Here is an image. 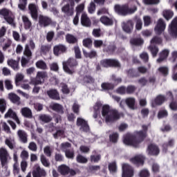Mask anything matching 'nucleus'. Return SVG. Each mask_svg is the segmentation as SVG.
<instances>
[{
  "label": "nucleus",
  "mask_w": 177,
  "mask_h": 177,
  "mask_svg": "<svg viewBox=\"0 0 177 177\" xmlns=\"http://www.w3.org/2000/svg\"><path fill=\"white\" fill-rule=\"evenodd\" d=\"M63 70L66 73V74H69L70 75H73L74 73H75V67L78 66V61L75 58H69L67 61H65L62 63Z\"/></svg>",
  "instance_id": "20e7f679"
},
{
  "label": "nucleus",
  "mask_w": 177,
  "mask_h": 177,
  "mask_svg": "<svg viewBox=\"0 0 177 177\" xmlns=\"http://www.w3.org/2000/svg\"><path fill=\"white\" fill-rule=\"evenodd\" d=\"M168 56H169V50L165 49L162 50L159 54V58L157 59L158 63H162Z\"/></svg>",
  "instance_id": "b1692460"
},
{
  "label": "nucleus",
  "mask_w": 177,
  "mask_h": 177,
  "mask_svg": "<svg viewBox=\"0 0 177 177\" xmlns=\"http://www.w3.org/2000/svg\"><path fill=\"white\" fill-rule=\"evenodd\" d=\"M51 46L49 44H42L40 47V53L41 55H44V56H46L48 53L50 51Z\"/></svg>",
  "instance_id": "7c9ffc66"
},
{
  "label": "nucleus",
  "mask_w": 177,
  "mask_h": 177,
  "mask_svg": "<svg viewBox=\"0 0 177 177\" xmlns=\"http://www.w3.org/2000/svg\"><path fill=\"white\" fill-rule=\"evenodd\" d=\"M37 68H39L40 70H46L48 66H46V63L43 60H39L36 62Z\"/></svg>",
  "instance_id": "a19ab883"
},
{
  "label": "nucleus",
  "mask_w": 177,
  "mask_h": 177,
  "mask_svg": "<svg viewBox=\"0 0 177 177\" xmlns=\"http://www.w3.org/2000/svg\"><path fill=\"white\" fill-rule=\"evenodd\" d=\"M40 161L44 167H46V168L50 167V162H49V160H48L44 155H41Z\"/></svg>",
  "instance_id": "58836bf2"
},
{
  "label": "nucleus",
  "mask_w": 177,
  "mask_h": 177,
  "mask_svg": "<svg viewBox=\"0 0 177 177\" xmlns=\"http://www.w3.org/2000/svg\"><path fill=\"white\" fill-rule=\"evenodd\" d=\"M143 20L145 27H149V26H150V24L152 23L151 17L149 15L144 16Z\"/></svg>",
  "instance_id": "3c124183"
},
{
  "label": "nucleus",
  "mask_w": 177,
  "mask_h": 177,
  "mask_svg": "<svg viewBox=\"0 0 177 177\" xmlns=\"http://www.w3.org/2000/svg\"><path fill=\"white\" fill-rule=\"evenodd\" d=\"M46 95L52 100H60V94L56 88H50L46 91Z\"/></svg>",
  "instance_id": "2eb2a0df"
},
{
  "label": "nucleus",
  "mask_w": 177,
  "mask_h": 177,
  "mask_svg": "<svg viewBox=\"0 0 177 177\" xmlns=\"http://www.w3.org/2000/svg\"><path fill=\"white\" fill-rule=\"evenodd\" d=\"M75 50V59H82L81 56V50L80 49V47L78 46H75L74 47Z\"/></svg>",
  "instance_id": "e2e57ef3"
},
{
  "label": "nucleus",
  "mask_w": 177,
  "mask_h": 177,
  "mask_svg": "<svg viewBox=\"0 0 177 177\" xmlns=\"http://www.w3.org/2000/svg\"><path fill=\"white\" fill-rule=\"evenodd\" d=\"M50 70L51 71H55V73H57L59 71V65L56 62H53L51 64H50Z\"/></svg>",
  "instance_id": "774afa93"
},
{
  "label": "nucleus",
  "mask_w": 177,
  "mask_h": 177,
  "mask_svg": "<svg viewBox=\"0 0 177 177\" xmlns=\"http://www.w3.org/2000/svg\"><path fill=\"white\" fill-rule=\"evenodd\" d=\"M29 13L33 20H38V6L35 3L28 5Z\"/></svg>",
  "instance_id": "ddd939ff"
},
{
  "label": "nucleus",
  "mask_w": 177,
  "mask_h": 177,
  "mask_svg": "<svg viewBox=\"0 0 177 177\" xmlns=\"http://www.w3.org/2000/svg\"><path fill=\"white\" fill-rule=\"evenodd\" d=\"M101 88L102 91H110L111 89V83L103 82L101 84Z\"/></svg>",
  "instance_id": "bf43d9fd"
},
{
  "label": "nucleus",
  "mask_w": 177,
  "mask_h": 177,
  "mask_svg": "<svg viewBox=\"0 0 177 177\" xmlns=\"http://www.w3.org/2000/svg\"><path fill=\"white\" fill-rule=\"evenodd\" d=\"M17 115V114H16V112L13 111L12 109H9L4 117L5 118H14Z\"/></svg>",
  "instance_id": "49530a36"
},
{
  "label": "nucleus",
  "mask_w": 177,
  "mask_h": 177,
  "mask_svg": "<svg viewBox=\"0 0 177 177\" xmlns=\"http://www.w3.org/2000/svg\"><path fill=\"white\" fill-rule=\"evenodd\" d=\"M24 55L27 57H31V56H32V53L31 52V50L30 49V46H28V44H26L25 46Z\"/></svg>",
  "instance_id": "6e6d98bb"
},
{
  "label": "nucleus",
  "mask_w": 177,
  "mask_h": 177,
  "mask_svg": "<svg viewBox=\"0 0 177 177\" xmlns=\"http://www.w3.org/2000/svg\"><path fill=\"white\" fill-rule=\"evenodd\" d=\"M149 49L153 56V57H156L158 53V47L156 46H149Z\"/></svg>",
  "instance_id": "8fccbe9b"
},
{
  "label": "nucleus",
  "mask_w": 177,
  "mask_h": 177,
  "mask_svg": "<svg viewBox=\"0 0 177 177\" xmlns=\"http://www.w3.org/2000/svg\"><path fill=\"white\" fill-rule=\"evenodd\" d=\"M151 44H156L160 45V44H162V39L158 36H155L151 40Z\"/></svg>",
  "instance_id": "4d7b16f0"
},
{
  "label": "nucleus",
  "mask_w": 177,
  "mask_h": 177,
  "mask_svg": "<svg viewBox=\"0 0 177 177\" xmlns=\"http://www.w3.org/2000/svg\"><path fill=\"white\" fill-rule=\"evenodd\" d=\"M138 10V7L135 5L130 6L129 3L122 5L117 4L115 6V12L120 16H128V15H133Z\"/></svg>",
  "instance_id": "7ed1b4c3"
},
{
  "label": "nucleus",
  "mask_w": 177,
  "mask_h": 177,
  "mask_svg": "<svg viewBox=\"0 0 177 177\" xmlns=\"http://www.w3.org/2000/svg\"><path fill=\"white\" fill-rule=\"evenodd\" d=\"M48 77V74H46V72L44 71H39L37 73L36 80H35V85H39L42 84V80H45Z\"/></svg>",
  "instance_id": "aec40b11"
},
{
  "label": "nucleus",
  "mask_w": 177,
  "mask_h": 177,
  "mask_svg": "<svg viewBox=\"0 0 177 177\" xmlns=\"http://www.w3.org/2000/svg\"><path fill=\"white\" fill-rule=\"evenodd\" d=\"M174 145H175L174 140H169L167 142H165L162 145V151L167 153L168 151V147H174Z\"/></svg>",
  "instance_id": "c9c22d12"
},
{
  "label": "nucleus",
  "mask_w": 177,
  "mask_h": 177,
  "mask_svg": "<svg viewBox=\"0 0 177 177\" xmlns=\"http://www.w3.org/2000/svg\"><path fill=\"white\" fill-rule=\"evenodd\" d=\"M149 156L157 157L160 154V148L156 144H149L147 149Z\"/></svg>",
  "instance_id": "9b49d317"
},
{
  "label": "nucleus",
  "mask_w": 177,
  "mask_h": 177,
  "mask_svg": "<svg viewBox=\"0 0 177 177\" xmlns=\"http://www.w3.org/2000/svg\"><path fill=\"white\" fill-rule=\"evenodd\" d=\"M169 34L173 38H177V17L171 21L169 26Z\"/></svg>",
  "instance_id": "1a4fd4ad"
},
{
  "label": "nucleus",
  "mask_w": 177,
  "mask_h": 177,
  "mask_svg": "<svg viewBox=\"0 0 177 177\" xmlns=\"http://www.w3.org/2000/svg\"><path fill=\"white\" fill-rule=\"evenodd\" d=\"M127 75L131 78H135L139 77V73L136 72V71L133 70V68L129 69L127 71Z\"/></svg>",
  "instance_id": "de8ad7c7"
},
{
  "label": "nucleus",
  "mask_w": 177,
  "mask_h": 177,
  "mask_svg": "<svg viewBox=\"0 0 177 177\" xmlns=\"http://www.w3.org/2000/svg\"><path fill=\"white\" fill-rule=\"evenodd\" d=\"M62 11L66 15V16H73L74 15V6H71L70 3H67L62 8Z\"/></svg>",
  "instance_id": "412c9836"
},
{
  "label": "nucleus",
  "mask_w": 177,
  "mask_h": 177,
  "mask_svg": "<svg viewBox=\"0 0 177 177\" xmlns=\"http://www.w3.org/2000/svg\"><path fill=\"white\" fill-rule=\"evenodd\" d=\"M58 171L61 175H68L70 174V167L66 165H61L58 167Z\"/></svg>",
  "instance_id": "c756f323"
},
{
  "label": "nucleus",
  "mask_w": 177,
  "mask_h": 177,
  "mask_svg": "<svg viewBox=\"0 0 177 177\" xmlns=\"http://www.w3.org/2000/svg\"><path fill=\"white\" fill-rule=\"evenodd\" d=\"M83 55L84 57L88 59H95L97 56V53L95 50H92L91 52L88 53L85 50H83Z\"/></svg>",
  "instance_id": "e433bc0d"
},
{
  "label": "nucleus",
  "mask_w": 177,
  "mask_h": 177,
  "mask_svg": "<svg viewBox=\"0 0 177 177\" xmlns=\"http://www.w3.org/2000/svg\"><path fill=\"white\" fill-rule=\"evenodd\" d=\"M100 66L102 67L108 68V67H111V59H102L100 62Z\"/></svg>",
  "instance_id": "a18cd8bd"
},
{
  "label": "nucleus",
  "mask_w": 177,
  "mask_h": 177,
  "mask_svg": "<svg viewBox=\"0 0 177 177\" xmlns=\"http://www.w3.org/2000/svg\"><path fill=\"white\" fill-rule=\"evenodd\" d=\"M135 91H136V86H135L134 85H129L126 88V93L127 95H132V93H133Z\"/></svg>",
  "instance_id": "5fc2aeb1"
},
{
  "label": "nucleus",
  "mask_w": 177,
  "mask_h": 177,
  "mask_svg": "<svg viewBox=\"0 0 177 177\" xmlns=\"http://www.w3.org/2000/svg\"><path fill=\"white\" fill-rule=\"evenodd\" d=\"M8 97L10 102H12V103H14V104H17V106H19V104L21 103L20 102V97H19L17 94L10 93L8 95Z\"/></svg>",
  "instance_id": "393cba45"
},
{
  "label": "nucleus",
  "mask_w": 177,
  "mask_h": 177,
  "mask_svg": "<svg viewBox=\"0 0 177 177\" xmlns=\"http://www.w3.org/2000/svg\"><path fill=\"white\" fill-rule=\"evenodd\" d=\"M100 21L103 24H105V26H111V19L107 17H102L100 18Z\"/></svg>",
  "instance_id": "603ef678"
},
{
  "label": "nucleus",
  "mask_w": 177,
  "mask_h": 177,
  "mask_svg": "<svg viewBox=\"0 0 177 177\" xmlns=\"http://www.w3.org/2000/svg\"><path fill=\"white\" fill-rule=\"evenodd\" d=\"M140 177H149L150 176V172L149 170L144 169L140 171L139 174Z\"/></svg>",
  "instance_id": "338daca9"
},
{
  "label": "nucleus",
  "mask_w": 177,
  "mask_h": 177,
  "mask_svg": "<svg viewBox=\"0 0 177 177\" xmlns=\"http://www.w3.org/2000/svg\"><path fill=\"white\" fill-rule=\"evenodd\" d=\"M32 177H46L48 174L46 173V170L45 169L41 167L39 165H35L33 167L32 171Z\"/></svg>",
  "instance_id": "0eeeda50"
},
{
  "label": "nucleus",
  "mask_w": 177,
  "mask_h": 177,
  "mask_svg": "<svg viewBox=\"0 0 177 177\" xmlns=\"http://www.w3.org/2000/svg\"><path fill=\"white\" fill-rule=\"evenodd\" d=\"M112 82L113 84L111 85V89L114 88V86L121 84L122 82V79L121 77H117L115 75H113L111 77Z\"/></svg>",
  "instance_id": "4c0bfd02"
},
{
  "label": "nucleus",
  "mask_w": 177,
  "mask_h": 177,
  "mask_svg": "<svg viewBox=\"0 0 177 177\" xmlns=\"http://www.w3.org/2000/svg\"><path fill=\"white\" fill-rule=\"evenodd\" d=\"M52 24V19L49 17L39 15V26L41 27H48Z\"/></svg>",
  "instance_id": "4468645a"
},
{
  "label": "nucleus",
  "mask_w": 177,
  "mask_h": 177,
  "mask_svg": "<svg viewBox=\"0 0 177 177\" xmlns=\"http://www.w3.org/2000/svg\"><path fill=\"white\" fill-rule=\"evenodd\" d=\"M22 21L24 23V26L25 30H30L32 26V23L31 21H30V19H28V17L26 15L22 16Z\"/></svg>",
  "instance_id": "c85d7f7f"
},
{
  "label": "nucleus",
  "mask_w": 177,
  "mask_h": 177,
  "mask_svg": "<svg viewBox=\"0 0 177 177\" xmlns=\"http://www.w3.org/2000/svg\"><path fill=\"white\" fill-rule=\"evenodd\" d=\"M21 113L25 118H32V111L28 107H24L21 109Z\"/></svg>",
  "instance_id": "bb28decb"
},
{
  "label": "nucleus",
  "mask_w": 177,
  "mask_h": 177,
  "mask_svg": "<svg viewBox=\"0 0 177 177\" xmlns=\"http://www.w3.org/2000/svg\"><path fill=\"white\" fill-rule=\"evenodd\" d=\"M167 97L165 95H158L152 102V107H156V106H161L165 101Z\"/></svg>",
  "instance_id": "6ab92c4d"
},
{
  "label": "nucleus",
  "mask_w": 177,
  "mask_h": 177,
  "mask_svg": "<svg viewBox=\"0 0 177 177\" xmlns=\"http://www.w3.org/2000/svg\"><path fill=\"white\" fill-rule=\"evenodd\" d=\"M88 10V13H91V15L92 13H94L95 11L96 10V4H95L93 1H91L90 3Z\"/></svg>",
  "instance_id": "0e129e2a"
},
{
  "label": "nucleus",
  "mask_w": 177,
  "mask_h": 177,
  "mask_svg": "<svg viewBox=\"0 0 177 177\" xmlns=\"http://www.w3.org/2000/svg\"><path fill=\"white\" fill-rule=\"evenodd\" d=\"M7 64L9 67H11L15 71H19L20 67L19 66V61H16L13 59H8Z\"/></svg>",
  "instance_id": "5701e85b"
},
{
  "label": "nucleus",
  "mask_w": 177,
  "mask_h": 177,
  "mask_svg": "<svg viewBox=\"0 0 177 177\" xmlns=\"http://www.w3.org/2000/svg\"><path fill=\"white\" fill-rule=\"evenodd\" d=\"M124 114L118 112L117 109H111V122L118 121Z\"/></svg>",
  "instance_id": "4be33fe9"
},
{
  "label": "nucleus",
  "mask_w": 177,
  "mask_h": 177,
  "mask_svg": "<svg viewBox=\"0 0 177 177\" xmlns=\"http://www.w3.org/2000/svg\"><path fill=\"white\" fill-rule=\"evenodd\" d=\"M67 53V46L64 44H59L55 45L53 47V53L55 56H60V55H64V53Z\"/></svg>",
  "instance_id": "9d476101"
},
{
  "label": "nucleus",
  "mask_w": 177,
  "mask_h": 177,
  "mask_svg": "<svg viewBox=\"0 0 177 177\" xmlns=\"http://www.w3.org/2000/svg\"><path fill=\"white\" fill-rule=\"evenodd\" d=\"M158 71L160 72L164 77H167V75H168V68L166 66L160 67L158 68Z\"/></svg>",
  "instance_id": "69168bd1"
},
{
  "label": "nucleus",
  "mask_w": 177,
  "mask_h": 177,
  "mask_svg": "<svg viewBox=\"0 0 177 177\" xmlns=\"http://www.w3.org/2000/svg\"><path fill=\"white\" fill-rule=\"evenodd\" d=\"M168 117V111L167 110H160L158 113V118H165Z\"/></svg>",
  "instance_id": "052dcab7"
},
{
  "label": "nucleus",
  "mask_w": 177,
  "mask_h": 177,
  "mask_svg": "<svg viewBox=\"0 0 177 177\" xmlns=\"http://www.w3.org/2000/svg\"><path fill=\"white\" fill-rule=\"evenodd\" d=\"M125 103L130 110H136V99L133 97H129L126 98Z\"/></svg>",
  "instance_id": "f3484780"
},
{
  "label": "nucleus",
  "mask_w": 177,
  "mask_h": 177,
  "mask_svg": "<svg viewBox=\"0 0 177 177\" xmlns=\"http://www.w3.org/2000/svg\"><path fill=\"white\" fill-rule=\"evenodd\" d=\"M142 130L136 131L133 134L127 133L123 137V143L133 147H140V143L147 138L149 127L146 124L142 126Z\"/></svg>",
  "instance_id": "f257e3e1"
},
{
  "label": "nucleus",
  "mask_w": 177,
  "mask_h": 177,
  "mask_svg": "<svg viewBox=\"0 0 177 177\" xmlns=\"http://www.w3.org/2000/svg\"><path fill=\"white\" fill-rule=\"evenodd\" d=\"M130 44L134 46H140L145 44V41L142 38H132L130 40Z\"/></svg>",
  "instance_id": "72a5a7b5"
},
{
  "label": "nucleus",
  "mask_w": 177,
  "mask_h": 177,
  "mask_svg": "<svg viewBox=\"0 0 177 177\" xmlns=\"http://www.w3.org/2000/svg\"><path fill=\"white\" fill-rule=\"evenodd\" d=\"M9 157L10 156L8 150L3 147L0 148V161L1 167H6V165L8 164Z\"/></svg>",
  "instance_id": "6e6552de"
},
{
  "label": "nucleus",
  "mask_w": 177,
  "mask_h": 177,
  "mask_svg": "<svg viewBox=\"0 0 177 177\" xmlns=\"http://www.w3.org/2000/svg\"><path fill=\"white\" fill-rule=\"evenodd\" d=\"M76 124L77 127H80V131L82 132H85L86 133L91 131L88 121L82 118H77Z\"/></svg>",
  "instance_id": "423d86ee"
},
{
  "label": "nucleus",
  "mask_w": 177,
  "mask_h": 177,
  "mask_svg": "<svg viewBox=\"0 0 177 177\" xmlns=\"http://www.w3.org/2000/svg\"><path fill=\"white\" fill-rule=\"evenodd\" d=\"M102 114V121H105L106 124L111 122V111L110 110V106L105 104L103 105L101 102H96L93 106L94 113L93 115V118L96 119L100 115V109Z\"/></svg>",
  "instance_id": "f03ea898"
},
{
  "label": "nucleus",
  "mask_w": 177,
  "mask_h": 177,
  "mask_svg": "<svg viewBox=\"0 0 177 177\" xmlns=\"http://www.w3.org/2000/svg\"><path fill=\"white\" fill-rule=\"evenodd\" d=\"M122 177H133V169L131 165L124 163L122 165Z\"/></svg>",
  "instance_id": "f8f14e48"
},
{
  "label": "nucleus",
  "mask_w": 177,
  "mask_h": 177,
  "mask_svg": "<svg viewBox=\"0 0 177 177\" xmlns=\"http://www.w3.org/2000/svg\"><path fill=\"white\" fill-rule=\"evenodd\" d=\"M39 121L44 122V124H48V122H50V121H52V116L46 114H41L39 116Z\"/></svg>",
  "instance_id": "f704fd0d"
},
{
  "label": "nucleus",
  "mask_w": 177,
  "mask_h": 177,
  "mask_svg": "<svg viewBox=\"0 0 177 177\" xmlns=\"http://www.w3.org/2000/svg\"><path fill=\"white\" fill-rule=\"evenodd\" d=\"M50 109L53 110V111H56V113H60L63 114L64 111H63V106L59 103H54L50 106Z\"/></svg>",
  "instance_id": "2f4dec72"
},
{
  "label": "nucleus",
  "mask_w": 177,
  "mask_h": 177,
  "mask_svg": "<svg viewBox=\"0 0 177 177\" xmlns=\"http://www.w3.org/2000/svg\"><path fill=\"white\" fill-rule=\"evenodd\" d=\"M116 93H118L119 95H125L127 94V87L124 86H121L118 87L116 89Z\"/></svg>",
  "instance_id": "680f3d73"
},
{
  "label": "nucleus",
  "mask_w": 177,
  "mask_h": 177,
  "mask_svg": "<svg viewBox=\"0 0 177 177\" xmlns=\"http://www.w3.org/2000/svg\"><path fill=\"white\" fill-rule=\"evenodd\" d=\"M5 111H6V100L0 99V112L3 114Z\"/></svg>",
  "instance_id": "09e8293b"
},
{
  "label": "nucleus",
  "mask_w": 177,
  "mask_h": 177,
  "mask_svg": "<svg viewBox=\"0 0 177 177\" xmlns=\"http://www.w3.org/2000/svg\"><path fill=\"white\" fill-rule=\"evenodd\" d=\"M66 41L68 42V44H74L78 43V39L71 34H67L66 35Z\"/></svg>",
  "instance_id": "473e14b6"
},
{
  "label": "nucleus",
  "mask_w": 177,
  "mask_h": 177,
  "mask_svg": "<svg viewBox=\"0 0 177 177\" xmlns=\"http://www.w3.org/2000/svg\"><path fill=\"white\" fill-rule=\"evenodd\" d=\"M111 67H114L115 68H121V63H120V61L118 59H112Z\"/></svg>",
  "instance_id": "13d9d810"
},
{
  "label": "nucleus",
  "mask_w": 177,
  "mask_h": 177,
  "mask_svg": "<svg viewBox=\"0 0 177 177\" xmlns=\"http://www.w3.org/2000/svg\"><path fill=\"white\" fill-rule=\"evenodd\" d=\"M80 21L83 27H91V26H92V21H91V19H89V17H88L86 13H82Z\"/></svg>",
  "instance_id": "a211bd4d"
},
{
  "label": "nucleus",
  "mask_w": 177,
  "mask_h": 177,
  "mask_svg": "<svg viewBox=\"0 0 177 177\" xmlns=\"http://www.w3.org/2000/svg\"><path fill=\"white\" fill-rule=\"evenodd\" d=\"M163 17L167 21L171 20V17H174V12L171 11L170 10H166L163 11Z\"/></svg>",
  "instance_id": "c03bdc74"
},
{
  "label": "nucleus",
  "mask_w": 177,
  "mask_h": 177,
  "mask_svg": "<svg viewBox=\"0 0 177 177\" xmlns=\"http://www.w3.org/2000/svg\"><path fill=\"white\" fill-rule=\"evenodd\" d=\"M122 30L127 34H131L132 32V30H133V24L132 21H129L127 24H124L122 26Z\"/></svg>",
  "instance_id": "cd10ccee"
},
{
  "label": "nucleus",
  "mask_w": 177,
  "mask_h": 177,
  "mask_svg": "<svg viewBox=\"0 0 177 177\" xmlns=\"http://www.w3.org/2000/svg\"><path fill=\"white\" fill-rule=\"evenodd\" d=\"M76 160L79 164H86V162H88V158L81 154L77 156Z\"/></svg>",
  "instance_id": "37998d69"
},
{
  "label": "nucleus",
  "mask_w": 177,
  "mask_h": 177,
  "mask_svg": "<svg viewBox=\"0 0 177 177\" xmlns=\"http://www.w3.org/2000/svg\"><path fill=\"white\" fill-rule=\"evenodd\" d=\"M166 28L167 24L165 21L160 18L157 21L156 25L154 27L155 34H156V35H161V34H164Z\"/></svg>",
  "instance_id": "39448f33"
},
{
  "label": "nucleus",
  "mask_w": 177,
  "mask_h": 177,
  "mask_svg": "<svg viewBox=\"0 0 177 177\" xmlns=\"http://www.w3.org/2000/svg\"><path fill=\"white\" fill-rule=\"evenodd\" d=\"M83 46L84 48H87L88 49H91L92 48V39L91 38H86L83 39L82 41Z\"/></svg>",
  "instance_id": "79ce46f5"
},
{
  "label": "nucleus",
  "mask_w": 177,
  "mask_h": 177,
  "mask_svg": "<svg viewBox=\"0 0 177 177\" xmlns=\"http://www.w3.org/2000/svg\"><path fill=\"white\" fill-rule=\"evenodd\" d=\"M17 136L19 138L20 142L22 143H27L28 142V135L27 133L23 130H18Z\"/></svg>",
  "instance_id": "a878e982"
},
{
  "label": "nucleus",
  "mask_w": 177,
  "mask_h": 177,
  "mask_svg": "<svg viewBox=\"0 0 177 177\" xmlns=\"http://www.w3.org/2000/svg\"><path fill=\"white\" fill-rule=\"evenodd\" d=\"M145 156L142 155L136 156L131 159V162L136 165V167H140L145 165Z\"/></svg>",
  "instance_id": "dca6fc26"
},
{
  "label": "nucleus",
  "mask_w": 177,
  "mask_h": 177,
  "mask_svg": "<svg viewBox=\"0 0 177 177\" xmlns=\"http://www.w3.org/2000/svg\"><path fill=\"white\" fill-rule=\"evenodd\" d=\"M83 81L85 84H95V77L91 75H86L83 78Z\"/></svg>",
  "instance_id": "ea45409f"
},
{
  "label": "nucleus",
  "mask_w": 177,
  "mask_h": 177,
  "mask_svg": "<svg viewBox=\"0 0 177 177\" xmlns=\"http://www.w3.org/2000/svg\"><path fill=\"white\" fill-rule=\"evenodd\" d=\"M65 156L66 158H70L71 160L74 159V150H71V149H66L65 150Z\"/></svg>",
  "instance_id": "864d4df0"
}]
</instances>
